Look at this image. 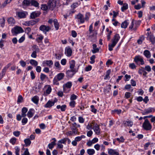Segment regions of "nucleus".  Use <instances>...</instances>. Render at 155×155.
Listing matches in <instances>:
<instances>
[{"label": "nucleus", "instance_id": "44", "mask_svg": "<svg viewBox=\"0 0 155 155\" xmlns=\"http://www.w3.org/2000/svg\"><path fill=\"white\" fill-rule=\"evenodd\" d=\"M75 12L76 11L74 9H72L68 11L67 13H68V15L70 16L74 14L75 13Z\"/></svg>", "mask_w": 155, "mask_h": 155}, {"label": "nucleus", "instance_id": "63", "mask_svg": "<svg viewBox=\"0 0 155 155\" xmlns=\"http://www.w3.org/2000/svg\"><path fill=\"white\" fill-rule=\"evenodd\" d=\"M13 135L16 137H18L20 134V132L19 131H15L13 132Z\"/></svg>", "mask_w": 155, "mask_h": 155}, {"label": "nucleus", "instance_id": "29", "mask_svg": "<svg viewBox=\"0 0 155 155\" xmlns=\"http://www.w3.org/2000/svg\"><path fill=\"white\" fill-rule=\"evenodd\" d=\"M147 40L149 39L152 43H153L155 41L154 37L152 34H150V35L147 36Z\"/></svg>", "mask_w": 155, "mask_h": 155}, {"label": "nucleus", "instance_id": "11", "mask_svg": "<svg viewBox=\"0 0 155 155\" xmlns=\"http://www.w3.org/2000/svg\"><path fill=\"white\" fill-rule=\"evenodd\" d=\"M94 130L95 134L97 135H99L101 132V129L100 128L99 126L96 124L94 127Z\"/></svg>", "mask_w": 155, "mask_h": 155}, {"label": "nucleus", "instance_id": "9", "mask_svg": "<svg viewBox=\"0 0 155 155\" xmlns=\"http://www.w3.org/2000/svg\"><path fill=\"white\" fill-rule=\"evenodd\" d=\"M16 14L20 18H23L26 17L28 13L24 11L17 12H16Z\"/></svg>", "mask_w": 155, "mask_h": 155}, {"label": "nucleus", "instance_id": "14", "mask_svg": "<svg viewBox=\"0 0 155 155\" xmlns=\"http://www.w3.org/2000/svg\"><path fill=\"white\" fill-rule=\"evenodd\" d=\"M55 102L49 100L44 105V107L45 108H50L54 106V104Z\"/></svg>", "mask_w": 155, "mask_h": 155}, {"label": "nucleus", "instance_id": "59", "mask_svg": "<svg viewBox=\"0 0 155 155\" xmlns=\"http://www.w3.org/2000/svg\"><path fill=\"white\" fill-rule=\"evenodd\" d=\"M23 100V98L22 96L21 95H20L18 97L17 102L18 103L21 102Z\"/></svg>", "mask_w": 155, "mask_h": 155}, {"label": "nucleus", "instance_id": "17", "mask_svg": "<svg viewBox=\"0 0 155 155\" xmlns=\"http://www.w3.org/2000/svg\"><path fill=\"white\" fill-rule=\"evenodd\" d=\"M76 126V123H74L72 124L71 127V130L73 131L74 134H77L78 132V129H77Z\"/></svg>", "mask_w": 155, "mask_h": 155}, {"label": "nucleus", "instance_id": "62", "mask_svg": "<svg viewBox=\"0 0 155 155\" xmlns=\"http://www.w3.org/2000/svg\"><path fill=\"white\" fill-rule=\"evenodd\" d=\"M28 122V119L27 118L24 117L22 120L21 122L22 125H25Z\"/></svg>", "mask_w": 155, "mask_h": 155}, {"label": "nucleus", "instance_id": "3", "mask_svg": "<svg viewBox=\"0 0 155 155\" xmlns=\"http://www.w3.org/2000/svg\"><path fill=\"white\" fill-rule=\"evenodd\" d=\"M142 127L145 130H150L152 129V126L148 120L146 119L143 124Z\"/></svg>", "mask_w": 155, "mask_h": 155}, {"label": "nucleus", "instance_id": "1", "mask_svg": "<svg viewBox=\"0 0 155 155\" xmlns=\"http://www.w3.org/2000/svg\"><path fill=\"white\" fill-rule=\"evenodd\" d=\"M92 24L90 25L89 31L87 32V36L89 39L91 41H92L93 38H94L97 34L96 31H93Z\"/></svg>", "mask_w": 155, "mask_h": 155}, {"label": "nucleus", "instance_id": "54", "mask_svg": "<svg viewBox=\"0 0 155 155\" xmlns=\"http://www.w3.org/2000/svg\"><path fill=\"white\" fill-rule=\"evenodd\" d=\"M75 104L76 102L74 101H71L69 103V105L71 107L73 108L74 107Z\"/></svg>", "mask_w": 155, "mask_h": 155}, {"label": "nucleus", "instance_id": "27", "mask_svg": "<svg viewBox=\"0 0 155 155\" xmlns=\"http://www.w3.org/2000/svg\"><path fill=\"white\" fill-rule=\"evenodd\" d=\"M108 153L110 155H114L118 153V152L112 149H108Z\"/></svg>", "mask_w": 155, "mask_h": 155}, {"label": "nucleus", "instance_id": "15", "mask_svg": "<svg viewBox=\"0 0 155 155\" xmlns=\"http://www.w3.org/2000/svg\"><path fill=\"white\" fill-rule=\"evenodd\" d=\"M35 110L33 108L30 109L27 113V116L29 118L31 117L34 115Z\"/></svg>", "mask_w": 155, "mask_h": 155}, {"label": "nucleus", "instance_id": "24", "mask_svg": "<svg viewBox=\"0 0 155 155\" xmlns=\"http://www.w3.org/2000/svg\"><path fill=\"white\" fill-rule=\"evenodd\" d=\"M134 20H133L131 21V24L130 25V26L129 29L130 30L133 29L134 31H136L137 28V25L135 26V25L134 27Z\"/></svg>", "mask_w": 155, "mask_h": 155}, {"label": "nucleus", "instance_id": "38", "mask_svg": "<svg viewBox=\"0 0 155 155\" xmlns=\"http://www.w3.org/2000/svg\"><path fill=\"white\" fill-rule=\"evenodd\" d=\"M8 21L9 24L11 25L14 24L15 22L14 19L12 17H10L8 18Z\"/></svg>", "mask_w": 155, "mask_h": 155}, {"label": "nucleus", "instance_id": "33", "mask_svg": "<svg viewBox=\"0 0 155 155\" xmlns=\"http://www.w3.org/2000/svg\"><path fill=\"white\" fill-rule=\"evenodd\" d=\"M31 1L29 0H24L22 2V5L25 6H29L31 4Z\"/></svg>", "mask_w": 155, "mask_h": 155}, {"label": "nucleus", "instance_id": "20", "mask_svg": "<svg viewBox=\"0 0 155 155\" xmlns=\"http://www.w3.org/2000/svg\"><path fill=\"white\" fill-rule=\"evenodd\" d=\"M124 126L125 127H131L133 125V122L130 120L124 121L123 122Z\"/></svg>", "mask_w": 155, "mask_h": 155}, {"label": "nucleus", "instance_id": "8", "mask_svg": "<svg viewBox=\"0 0 155 155\" xmlns=\"http://www.w3.org/2000/svg\"><path fill=\"white\" fill-rule=\"evenodd\" d=\"M51 29V28L50 27L44 25H41L39 27V29L45 34H46L47 32H48Z\"/></svg>", "mask_w": 155, "mask_h": 155}, {"label": "nucleus", "instance_id": "57", "mask_svg": "<svg viewBox=\"0 0 155 155\" xmlns=\"http://www.w3.org/2000/svg\"><path fill=\"white\" fill-rule=\"evenodd\" d=\"M25 35H24L20 39L18 40V41L19 43H21L22 42L25 40Z\"/></svg>", "mask_w": 155, "mask_h": 155}, {"label": "nucleus", "instance_id": "45", "mask_svg": "<svg viewBox=\"0 0 155 155\" xmlns=\"http://www.w3.org/2000/svg\"><path fill=\"white\" fill-rule=\"evenodd\" d=\"M63 92L64 93H68L70 91L71 89L65 87L63 86Z\"/></svg>", "mask_w": 155, "mask_h": 155}, {"label": "nucleus", "instance_id": "60", "mask_svg": "<svg viewBox=\"0 0 155 155\" xmlns=\"http://www.w3.org/2000/svg\"><path fill=\"white\" fill-rule=\"evenodd\" d=\"M99 51V48H97L94 49L93 48V49L91 50V51L93 54H95L98 52Z\"/></svg>", "mask_w": 155, "mask_h": 155}, {"label": "nucleus", "instance_id": "22", "mask_svg": "<svg viewBox=\"0 0 155 155\" xmlns=\"http://www.w3.org/2000/svg\"><path fill=\"white\" fill-rule=\"evenodd\" d=\"M8 68L5 67L2 70V71L0 73V80L3 77L5 74L6 71Z\"/></svg>", "mask_w": 155, "mask_h": 155}, {"label": "nucleus", "instance_id": "35", "mask_svg": "<svg viewBox=\"0 0 155 155\" xmlns=\"http://www.w3.org/2000/svg\"><path fill=\"white\" fill-rule=\"evenodd\" d=\"M53 22L54 23V27L55 28L56 30H58L59 29V24L57 20L56 19H54L53 20Z\"/></svg>", "mask_w": 155, "mask_h": 155}, {"label": "nucleus", "instance_id": "34", "mask_svg": "<svg viewBox=\"0 0 155 155\" xmlns=\"http://www.w3.org/2000/svg\"><path fill=\"white\" fill-rule=\"evenodd\" d=\"M87 152L89 155H93L95 153L94 150L92 149H89L87 150Z\"/></svg>", "mask_w": 155, "mask_h": 155}, {"label": "nucleus", "instance_id": "30", "mask_svg": "<svg viewBox=\"0 0 155 155\" xmlns=\"http://www.w3.org/2000/svg\"><path fill=\"white\" fill-rule=\"evenodd\" d=\"M111 73V70L110 69L107 71L106 75L105 76L104 79V80H109L110 78V75Z\"/></svg>", "mask_w": 155, "mask_h": 155}, {"label": "nucleus", "instance_id": "37", "mask_svg": "<svg viewBox=\"0 0 155 155\" xmlns=\"http://www.w3.org/2000/svg\"><path fill=\"white\" fill-rule=\"evenodd\" d=\"M72 86V83L71 81H68L65 84H63V86L64 87L71 89Z\"/></svg>", "mask_w": 155, "mask_h": 155}, {"label": "nucleus", "instance_id": "23", "mask_svg": "<svg viewBox=\"0 0 155 155\" xmlns=\"http://www.w3.org/2000/svg\"><path fill=\"white\" fill-rule=\"evenodd\" d=\"M36 23L35 21L33 20H31L30 21H26L24 25H27L28 26H30L31 25H35Z\"/></svg>", "mask_w": 155, "mask_h": 155}, {"label": "nucleus", "instance_id": "58", "mask_svg": "<svg viewBox=\"0 0 155 155\" xmlns=\"http://www.w3.org/2000/svg\"><path fill=\"white\" fill-rule=\"evenodd\" d=\"M58 81L57 79L55 77L53 81V84L57 85H59V83L58 82Z\"/></svg>", "mask_w": 155, "mask_h": 155}, {"label": "nucleus", "instance_id": "4", "mask_svg": "<svg viewBox=\"0 0 155 155\" xmlns=\"http://www.w3.org/2000/svg\"><path fill=\"white\" fill-rule=\"evenodd\" d=\"M134 61L137 64H139V62H140V64L143 65L144 64V62L142 57L139 55L135 57L134 59Z\"/></svg>", "mask_w": 155, "mask_h": 155}, {"label": "nucleus", "instance_id": "36", "mask_svg": "<svg viewBox=\"0 0 155 155\" xmlns=\"http://www.w3.org/2000/svg\"><path fill=\"white\" fill-rule=\"evenodd\" d=\"M31 5L34 6L35 7H38L39 5L38 3L35 0H31Z\"/></svg>", "mask_w": 155, "mask_h": 155}, {"label": "nucleus", "instance_id": "51", "mask_svg": "<svg viewBox=\"0 0 155 155\" xmlns=\"http://www.w3.org/2000/svg\"><path fill=\"white\" fill-rule=\"evenodd\" d=\"M17 139L16 138L14 137L12 138L10 140L11 143L12 144L14 145Z\"/></svg>", "mask_w": 155, "mask_h": 155}, {"label": "nucleus", "instance_id": "52", "mask_svg": "<svg viewBox=\"0 0 155 155\" xmlns=\"http://www.w3.org/2000/svg\"><path fill=\"white\" fill-rule=\"evenodd\" d=\"M47 77L46 75L43 73H41L40 78L41 81H44L45 79Z\"/></svg>", "mask_w": 155, "mask_h": 155}, {"label": "nucleus", "instance_id": "46", "mask_svg": "<svg viewBox=\"0 0 155 155\" xmlns=\"http://www.w3.org/2000/svg\"><path fill=\"white\" fill-rule=\"evenodd\" d=\"M41 8L43 10L46 11L49 8V7L48 5H47L46 4H43L41 5Z\"/></svg>", "mask_w": 155, "mask_h": 155}, {"label": "nucleus", "instance_id": "53", "mask_svg": "<svg viewBox=\"0 0 155 155\" xmlns=\"http://www.w3.org/2000/svg\"><path fill=\"white\" fill-rule=\"evenodd\" d=\"M116 140L118 141L119 143H123L124 142L125 139L124 138V137L121 136L120 138H116Z\"/></svg>", "mask_w": 155, "mask_h": 155}, {"label": "nucleus", "instance_id": "42", "mask_svg": "<svg viewBox=\"0 0 155 155\" xmlns=\"http://www.w3.org/2000/svg\"><path fill=\"white\" fill-rule=\"evenodd\" d=\"M30 63L31 65L35 66H37L38 64V62L33 59H31L30 61Z\"/></svg>", "mask_w": 155, "mask_h": 155}, {"label": "nucleus", "instance_id": "39", "mask_svg": "<svg viewBox=\"0 0 155 155\" xmlns=\"http://www.w3.org/2000/svg\"><path fill=\"white\" fill-rule=\"evenodd\" d=\"M24 142L26 147L28 146L31 144V142L29 139L27 138L24 140Z\"/></svg>", "mask_w": 155, "mask_h": 155}, {"label": "nucleus", "instance_id": "31", "mask_svg": "<svg viewBox=\"0 0 155 155\" xmlns=\"http://www.w3.org/2000/svg\"><path fill=\"white\" fill-rule=\"evenodd\" d=\"M39 100V97L37 96H35L31 98V101L36 104H38Z\"/></svg>", "mask_w": 155, "mask_h": 155}, {"label": "nucleus", "instance_id": "19", "mask_svg": "<svg viewBox=\"0 0 155 155\" xmlns=\"http://www.w3.org/2000/svg\"><path fill=\"white\" fill-rule=\"evenodd\" d=\"M143 55L147 58H150L151 57V54L149 51L146 50L143 51Z\"/></svg>", "mask_w": 155, "mask_h": 155}, {"label": "nucleus", "instance_id": "28", "mask_svg": "<svg viewBox=\"0 0 155 155\" xmlns=\"http://www.w3.org/2000/svg\"><path fill=\"white\" fill-rule=\"evenodd\" d=\"M39 15V14L38 12H34L31 13L30 17L31 18L33 19L37 17Z\"/></svg>", "mask_w": 155, "mask_h": 155}, {"label": "nucleus", "instance_id": "12", "mask_svg": "<svg viewBox=\"0 0 155 155\" xmlns=\"http://www.w3.org/2000/svg\"><path fill=\"white\" fill-rule=\"evenodd\" d=\"M75 73V70L71 69L68 70L66 72V76L68 77H72Z\"/></svg>", "mask_w": 155, "mask_h": 155}, {"label": "nucleus", "instance_id": "6", "mask_svg": "<svg viewBox=\"0 0 155 155\" xmlns=\"http://www.w3.org/2000/svg\"><path fill=\"white\" fill-rule=\"evenodd\" d=\"M56 0H49L48 3L49 8L51 10H53L56 6Z\"/></svg>", "mask_w": 155, "mask_h": 155}, {"label": "nucleus", "instance_id": "10", "mask_svg": "<svg viewBox=\"0 0 155 155\" xmlns=\"http://www.w3.org/2000/svg\"><path fill=\"white\" fill-rule=\"evenodd\" d=\"M72 52L71 49L69 47L66 48L65 50V54L68 57H70L72 55Z\"/></svg>", "mask_w": 155, "mask_h": 155}, {"label": "nucleus", "instance_id": "50", "mask_svg": "<svg viewBox=\"0 0 155 155\" xmlns=\"http://www.w3.org/2000/svg\"><path fill=\"white\" fill-rule=\"evenodd\" d=\"M44 37L42 35L40 36L36 39V41L38 43H40L43 39Z\"/></svg>", "mask_w": 155, "mask_h": 155}, {"label": "nucleus", "instance_id": "55", "mask_svg": "<svg viewBox=\"0 0 155 155\" xmlns=\"http://www.w3.org/2000/svg\"><path fill=\"white\" fill-rule=\"evenodd\" d=\"M129 67L131 69H134L136 68V66L134 63H132L129 64Z\"/></svg>", "mask_w": 155, "mask_h": 155}, {"label": "nucleus", "instance_id": "49", "mask_svg": "<svg viewBox=\"0 0 155 155\" xmlns=\"http://www.w3.org/2000/svg\"><path fill=\"white\" fill-rule=\"evenodd\" d=\"M144 68L145 71H146L148 72H150L151 70V67L150 65H146Z\"/></svg>", "mask_w": 155, "mask_h": 155}, {"label": "nucleus", "instance_id": "43", "mask_svg": "<svg viewBox=\"0 0 155 155\" xmlns=\"http://www.w3.org/2000/svg\"><path fill=\"white\" fill-rule=\"evenodd\" d=\"M54 65L56 68V69L58 70H60L61 67V66L58 61H56L55 62Z\"/></svg>", "mask_w": 155, "mask_h": 155}, {"label": "nucleus", "instance_id": "16", "mask_svg": "<svg viewBox=\"0 0 155 155\" xmlns=\"http://www.w3.org/2000/svg\"><path fill=\"white\" fill-rule=\"evenodd\" d=\"M64 74L63 73H60L56 75L55 77L58 81H60L63 79L64 77Z\"/></svg>", "mask_w": 155, "mask_h": 155}, {"label": "nucleus", "instance_id": "47", "mask_svg": "<svg viewBox=\"0 0 155 155\" xmlns=\"http://www.w3.org/2000/svg\"><path fill=\"white\" fill-rule=\"evenodd\" d=\"M96 58V57L95 55H93L90 57L91 61L90 63L91 64H93L95 62V59Z\"/></svg>", "mask_w": 155, "mask_h": 155}, {"label": "nucleus", "instance_id": "61", "mask_svg": "<svg viewBox=\"0 0 155 155\" xmlns=\"http://www.w3.org/2000/svg\"><path fill=\"white\" fill-rule=\"evenodd\" d=\"M66 63L67 60L65 58H63L61 60V63L63 65H65Z\"/></svg>", "mask_w": 155, "mask_h": 155}, {"label": "nucleus", "instance_id": "40", "mask_svg": "<svg viewBox=\"0 0 155 155\" xmlns=\"http://www.w3.org/2000/svg\"><path fill=\"white\" fill-rule=\"evenodd\" d=\"M116 44V43L112 41L111 44H109L108 45L109 50L110 51H112L113 48L115 46Z\"/></svg>", "mask_w": 155, "mask_h": 155}, {"label": "nucleus", "instance_id": "56", "mask_svg": "<svg viewBox=\"0 0 155 155\" xmlns=\"http://www.w3.org/2000/svg\"><path fill=\"white\" fill-rule=\"evenodd\" d=\"M91 111L94 114L97 113V110L94 108V105H91Z\"/></svg>", "mask_w": 155, "mask_h": 155}, {"label": "nucleus", "instance_id": "13", "mask_svg": "<svg viewBox=\"0 0 155 155\" xmlns=\"http://www.w3.org/2000/svg\"><path fill=\"white\" fill-rule=\"evenodd\" d=\"M154 110L153 108H149L147 109H144L142 112V114L143 115H147L150 113L152 112V111L154 112Z\"/></svg>", "mask_w": 155, "mask_h": 155}, {"label": "nucleus", "instance_id": "21", "mask_svg": "<svg viewBox=\"0 0 155 155\" xmlns=\"http://www.w3.org/2000/svg\"><path fill=\"white\" fill-rule=\"evenodd\" d=\"M43 64H45L50 68H51L53 64V62L52 60H46L43 62Z\"/></svg>", "mask_w": 155, "mask_h": 155}, {"label": "nucleus", "instance_id": "18", "mask_svg": "<svg viewBox=\"0 0 155 155\" xmlns=\"http://www.w3.org/2000/svg\"><path fill=\"white\" fill-rule=\"evenodd\" d=\"M120 36L118 34H116L114 36L112 40V41L117 44L120 39Z\"/></svg>", "mask_w": 155, "mask_h": 155}, {"label": "nucleus", "instance_id": "7", "mask_svg": "<svg viewBox=\"0 0 155 155\" xmlns=\"http://www.w3.org/2000/svg\"><path fill=\"white\" fill-rule=\"evenodd\" d=\"M44 91V95L47 96L49 94L51 91L52 89L50 85H45L43 88Z\"/></svg>", "mask_w": 155, "mask_h": 155}, {"label": "nucleus", "instance_id": "41", "mask_svg": "<svg viewBox=\"0 0 155 155\" xmlns=\"http://www.w3.org/2000/svg\"><path fill=\"white\" fill-rule=\"evenodd\" d=\"M128 5L127 3H124L123 4V6L121 8V10L124 12V11L128 8Z\"/></svg>", "mask_w": 155, "mask_h": 155}, {"label": "nucleus", "instance_id": "26", "mask_svg": "<svg viewBox=\"0 0 155 155\" xmlns=\"http://www.w3.org/2000/svg\"><path fill=\"white\" fill-rule=\"evenodd\" d=\"M66 105L65 104H64L62 106L58 105L57 106L56 108L58 109H60L62 111H64L66 110Z\"/></svg>", "mask_w": 155, "mask_h": 155}, {"label": "nucleus", "instance_id": "5", "mask_svg": "<svg viewBox=\"0 0 155 155\" xmlns=\"http://www.w3.org/2000/svg\"><path fill=\"white\" fill-rule=\"evenodd\" d=\"M75 18L77 19L78 21L81 23H83L85 21L84 16L81 13H79L75 15Z\"/></svg>", "mask_w": 155, "mask_h": 155}, {"label": "nucleus", "instance_id": "64", "mask_svg": "<svg viewBox=\"0 0 155 155\" xmlns=\"http://www.w3.org/2000/svg\"><path fill=\"white\" fill-rule=\"evenodd\" d=\"M131 95V94L130 93L127 92L125 94V97L127 99H128L130 97Z\"/></svg>", "mask_w": 155, "mask_h": 155}, {"label": "nucleus", "instance_id": "2", "mask_svg": "<svg viewBox=\"0 0 155 155\" xmlns=\"http://www.w3.org/2000/svg\"><path fill=\"white\" fill-rule=\"evenodd\" d=\"M24 31L22 28L20 27L16 26L12 28L11 32L13 35H17L19 33L23 32Z\"/></svg>", "mask_w": 155, "mask_h": 155}, {"label": "nucleus", "instance_id": "48", "mask_svg": "<svg viewBox=\"0 0 155 155\" xmlns=\"http://www.w3.org/2000/svg\"><path fill=\"white\" fill-rule=\"evenodd\" d=\"M5 20L4 18L0 19V25H1V26L3 27L5 25Z\"/></svg>", "mask_w": 155, "mask_h": 155}, {"label": "nucleus", "instance_id": "25", "mask_svg": "<svg viewBox=\"0 0 155 155\" xmlns=\"http://www.w3.org/2000/svg\"><path fill=\"white\" fill-rule=\"evenodd\" d=\"M75 61L74 60H72L69 62L70 64V68L71 69L76 70L74 68L75 65Z\"/></svg>", "mask_w": 155, "mask_h": 155}, {"label": "nucleus", "instance_id": "32", "mask_svg": "<svg viewBox=\"0 0 155 155\" xmlns=\"http://www.w3.org/2000/svg\"><path fill=\"white\" fill-rule=\"evenodd\" d=\"M129 24V22L127 20H125L122 23L121 27L122 28H126Z\"/></svg>", "mask_w": 155, "mask_h": 155}]
</instances>
